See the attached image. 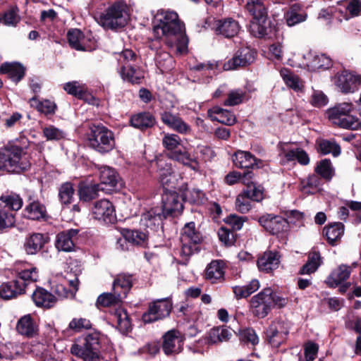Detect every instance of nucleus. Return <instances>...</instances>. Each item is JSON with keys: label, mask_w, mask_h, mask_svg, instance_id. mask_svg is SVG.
I'll use <instances>...</instances> for the list:
<instances>
[{"label": "nucleus", "mask_w": 361, "mask_h": 361, "mask_svg": "<svg viewBox=\"0 0 361 361\" xmlns=\"http://www.w3.org/2000/svg\"><path fill=\"white\" fill-rule=\"evenodd\" d=\"M152 23L156 41L164 37L168 46L175 47L180 54L188 52V38L185 34V24L179 19L176 12L158 11Z\"/></svg>", "instance_id": "obj_1"}, {"label": "nucleus", "mask_w": 361, "mask_h": 361, "mask_svg": "<svg viewBox=\"0 0 361 361\" xmlns=\"http://www.w3.org/2000/svg\"><path fill=\"white\" fill-rule=\"evenodd\" d=\"M30 141L25 136L8 142L0 147V172L22 174L31 168L27 149Z\"/></svg>", "instance_id": "obj_2"}, {"label": "nucleus", "mask_w": 361, "mask_h": 361, "mask_svg": "<svg viewBox=\"0 0 361 361\" xmlns=\"http://www.w3.org/2000/svg\"><path fill=\"white\" fill-rule=\"evenodd\" d=\"M87 145L104 154L115 147L114 133L102 123H91L87 133Z\"/></svg>", "instance_id": "obj_3"}, {"label": "nucleus", "mask_w": 361, "mask_h": 361, "mask_svg": "<svg viewBox=\"0 0 361 361\" xmlns=\"http://www.w3.org/2000/svg\"><path fill=\"white\" fill-rule=\"evenodd\" d=\"M100 333L94 331L87 334L78 341V343L72 345L71 353L77 357H81L84 361H100Z\"/></svg>", "instance_id": "obj_4"}, {"label": "nucleus", "mask_w": 361, "mask_h": 361, "mask_svg": "<svg viewBox=\"0 0 361 361\" xmlns=\"http://www.w3.org/2000/svg\"><path fill=\"white\" fill-rule=\"evenodd\" d=\"M203 236L195 227V223L190 221L185 224L180 231L181 251L180 256L185 259L186 264L190 257L201 250Z\"/></svg>", "instance_id": "obj_5"}, {"label": "nucleus", "mask_w": 361, "mask_h": 361, "mask_svg": "<svg viewBox=\"0 0 361 361\" xmlns=\"http://www.w3.org/2000/svg\"><path fill=\"white\" fill-rule=\"evenodd\" d=\"M353 105L350 103H342L329 109L327 117L334 126L341 128L357 130L361 128V123L356 116L350 114Z\"/></svg>", "instance_id": "obj_6"}, {"label": "nucleus", "mask_w": 361, "mask_h": 361, "mask_svg": "<svg viewBox=\"0 0 361 361\" xmlns=\"http://www.w3.org/2000/svg\"><path fill=\"white\" fill-rule=\"evenodd\" d=\"M252 16L248 30L250 35L256 38H271L275 35L277 29L275 20L268 16V9L249 13Z\"/></svg>", "instance_id": "obj_7"}, {"label": "nucleus", "mask_w": 361, "mask_h": 361, "mask_svg": "<svg viewBox=\"0 0 361 361\" xmlns=\"http://www.w3.org/2000/svg\"><path fill=\"white\" fill-rule=\"evenodd\" d=\"M128 20L126 4L121 1L109 6L99 16L101 25L107 29L116 30L124 27Z\"/></svg>", "instance_id": "obj_8"}, {"label": "nucleus", "mask_w": 361, "mask_h": 361, "mask_svg": "<svg viewBox=\"0 0 361 361\" xmlns=\"http://www.w3.org/2000/svg\"><path fill=\"white\" fill-rule=\"evenodd\" d=\"M247 217L238 216L235 214H231L223 219L225 226H221L218 230V237L219 240L226 247L234 245L238 235L237 231H240Z\"/></svg>", "instance_id": "obj_9"}, {"label": "nucleus", "mask_w": 361, "mask_h": 361, "mask_svg": "<svg viewBox=\"0 0 361 361\" xmlns=\"http://www.w3.org/2000/svg\"><path fill=\"white\" fill-rule=\"evenodd\" d=\"M172 309L171 297L154 300L149 303L147 310L142 315V320L145 324L163 320L169 317Z\"/></svg>", "instance_id": "obj_10"}, {"label": "nucleus", "mask_w": 361, "mask_h": 361, "mask_svg": "<svg viewBox=\"0 0 361 361\" xmlns=\"http://www.w3.org/2000/svg\"><path fill=\"white\" fill-rule=\"evenodd\" d=\"M181 194L174 190L166 189L161 194V205L158 207L168 218H175L182 214L184 206Z\"/></svg>", "instance_id": "obj_11"}, {"label": "nucleus", "mask_w": 361, "mask_h": 361, "mask_svg": "<svg viewBox=\"0 0 361 361\" xmlns=\"http://www.w3.org/2000/svg\"><path fill=\"white\" fill-rule=\"evenodd\" d=\"M271 293L272 289L268 287L251 298L250 311L254 317L263 319L271 311V300L270 299Z\"/></svg>", "instance_id": "obj_12"}, {"label": "nucleus", "mask_w": 361, "mask_h": 361, "mask_svg": "<svg viewBox=\"0 0 361 361\" xmlns=\"http://www.w3.org/2000/svg\"><path fill=\"white\" fill-rule=\"evenodd\" d=\"M232 161L234 166L243 169V172L252 171L254 181H255V178L258 177L259 169L263 166L262 160L257 158L248 151H236L232 156Z\"/></svg>", "instance_id": "obj_13"}, {"label": "nucleus", "mask_w": 361, "mask_h": 361, "mask_svg": "<svg viewBox=\"0 0 361 361\" xmlns=\"http://www.w3.org/2000/svg\"><path fill=\"white\" fill-rule=\"evenodd\" d=\"M257 56L256 49L250 47H240L224 63L223 68L225 71H232L247 67L255 61Z\"/></svg>", "instance_id": "obj_14"}, {"label": "nucleus", "mask_w": 361, "mask_h": 361, "mask_svg": "<svg viewBox=\"0 0 361 361\" xmlns=\"http://www.w3.org/2000/svg\"><path fill=\"white\" fill-rule=\"evenodd\" d=\"M254 219L270 235H278L288 231V220L281 216L265 213Z\"/></svg>", "instance_id": "obj_15"}, {"label": "nucleus", "mask_w": 361, "mask_h": 361, "mask_svg": "<svg viewBox=\"0 0 361 361\" xmlns=\"http://www.w3.org/2000/svg\"><path fill=\"white\" fill-rule=\"evenodd\" d=\"M22 216L25 219L37 222H47L51 219L46 205L38 199H32L31 197L22 212Z\"/></svg>", "instance_id": "obj_16"}, {"label": "nucleus", "mask_w": 361, "mask_h": 361, "mask_svg": "<svg viewBox=\"0 0 361 361\" xmlns=\"http://www.w3.org/2000/svg\"><path fill=\"white\" fill-rule=\"evenodd\" d=\"M168 217L157 207L151 208L149 211L143 213L140 219V225L152 233H164L163 221Z\"/></svg>", "instance_id": "obj_17"}, {"label": "nucleus", "mask_w": 361, "mask_h": 361, "mask_svg": "<svg viewBox=\"0 0 361 361\" xmlns=\"http://www.w3.org/2000/svg\"><path fill=\"white\" fill-rule=\"evenodd\" d=\"M180 334L178 329H173L162 336L161 348L166 356H176L182 351L180 343H183V338Z\"/></svg>", "instance_id": "obj_18"}, {"label": "nucleus", "mask_w": 361, "mask_h": 361, "mask_svg": "<svg viewBox=\"0 0 361 361\" xmlns=\"http://www.w3.org/2000/svg\"><path fill=\"white\" fill-rule=\"evenodd\" d=\"M92 212L95 219L105 224H113L116 222L115 207L108 200L102 199L97 201L92 207Z\"/></svg>", "instance_id": "obj_19"}, {"label": "nucleus", "mask_w": 361, "mask_h": 361, "mask_svg": "<svg viewBox=\"0 0 361 361\" xmlns=\"http://www.w3.org/2000/svg\"><path fill=\"white\" fill-rule=\"evenodd\" d=\"M99 180L98 184L101 185L100 188H103L102 191L106 192L119 190L123 185V181L118 172L109 166L101 168Z\"/></svg>", "instance_id": "obj_20"}, {"label": "nucleus", "mask_w": 361, "mask_h": 361, "mask_svg": "<svg viewBox=\"0 0 361 361\" xmlns=\"http://www.w3.org/2000/svg\"><path fill=\"white\" fill-rule=\"evenodd\" d=\"M160 119L169 128L179 134L189 135L192 133L190 126L180 116L178 113L173 114L171 111L165 110L160 113Z\"/></svg>", "instance_id": "obj_21"}, {"label": "nucleus", "mask_w": 361, "mask_h": 361, "mask_svg": "<svg viewBox=\"0 0 361 361\" xmlns=\"http://www.w3.org/2000/svg\"><path fill=\"white\" fill-rule=\"evenodd\" d=\"M26 67L19 61H6L0 65V75H6L16 85L26 75Z\"/></svg>", "instance_id": "obj_22"}, {"label": "nucleus", "mask_w": 361, "mask_h": 361, "mask_svg": "<svg viewBox=\"0 0 361 361\" xmlns=\"http://www.w3.org/2000/svg\"><path fill=\"white\" fill-rule=\"evenodd\" d=\"M49 241V237L42 233H31L27 235L23 243L26 254L34 255L40 252Z\"/></svg>", "instance_id": "obj_23"}, {"label": "nucleus", "mask_w": 361, "mask_h": 361, "mask_svg": "<svg viewBox=\"0 0 361 361\" xmlns=\"http://www.w3.org/2000/svg\"><path fill=\"white\" fill-rule=\"evenodd\" d=\"M79 231L78 229L71 228L59 233L56 235V247L63 252L73 251Z\"/></svg>", "instance_id": "obj_24"}, {"label": "nucleus", "mask_w": 361, "mask_h": 361, "mask_svg": "<svg viewBox=\"0 0 361 361\" xmlns=\"http://www.w3.org/2000/svg\"><path fill=\"white\" fill-rule=\"evenodd\" d=\"M121 78L132 85H140L145 78L144 71L138 64H122L120 71Z\"/></svg>", "instance_id": "obj_25"}, {"label": "nucleus", "mask_w": 361, "mask_h": 361, "mask_svg": "<svg viewBox=\"0 0 361 361\" xmlns=\"http://www.w3.org/2000/svg\"><path fill=\"white\" fill-rule=\"evenodd\" d=\"M213 29L216 35L230 39L238 33L240 26L238 21L232 18H224L216 20Z\"/></svg>", "instance_id": "obj_26"}, {"label": "nucleus", "mask_w": 361, "mask_h": 361, "mask_svg": "<svg viewBox=\"0 0 361 361\" xmlns=\"http://www.w3.org/2000/svg\"><path fill=\"white\" fill-rule=\"evenodd\" d=\"M23 206V200L18 193L7 192L0 196V208L6 212H11L15 217L16 212L20 210Z\"/></svg>", "instance_id": "obj_27"}, {"label": "nucleus", "mask_w": 361, "mask_h": 361, "mask_svg": "<svg viewBox=\"0 0 361 361\" xmlns=\"http://www.w3.org/2000/svg\"><path fill=\"white\" fill-rule=\"evenodd\" d=\"M169 159L176 161L190 169L197 171L199 168V163L195 158L192 157L186 147L182 146L177 150L166 154Z\"/></svg>", "instance_id": "obj_28"}, {"label": "nucleus", "mask_w": 361, "mask_h": 361, "mask_svg": "<svg viewBox=\"0 0 361 361\" xmlns=\"http://www.w3.org/2000/svg\"><path fill=\"white\" fill-rule=\"evenodd\" d=\"M156 123L155 116L146 111L133 114L130 118V126L142 131L154 127Z\"/></svg>", "instance_id": "obj_29"}, {"label": "nucleus", "mask_w": 361, "mask_h": 361, "mask_svg": "<svg viewBox=\"0 0 361 361\" xmlns=\"http://www.w3.org/2000/svg\"><path fill=\"white\" fill-rule=\"evenodd\" d=\"M280 255L278 252L267 250L258 258L257 264L261 271L271 273L279 267Z\"/></svg>", "instance_id": "obj_30"}, {"label": "nucleus", "mask_w": 361, "mask_h": 361, "mask_svg": "<svg viewBox=\"0 0 361 361\" xmlns=\"http://www.w3.org/2000/svg\"><path fill=\"white\" fill-rule=\"evenodd\" d=\"M334 82L345 93L356 90V75L346 70L338 73L334 78Z\"/></svg>", "instance_id": "obj_31"}, {"label": "nucleus", "mask_w": 361, "mask_h": 361, "mask_svg": "<svg viewBox=\"0 0 361 361\" xmlns=\"http://www.w3.org/2000/svg\"><path fill=\"white\" fill-rule=\"evenodd\" d=\"M226 268V264L223 260H212L206 268V279L212 281V283L224 281Z\"/></svg>", "instance_id": "obj_32"}, {"label": "nucleus", "mask_w": 361, "mask_h": 361, "mask_svg": "<svg viewBox=\"0 0 361 361\" xmlns=\"http://www.w3.org/2000/svg\"><path fill=\"white\" fill-rule=\"evenodd\" d=\"M307 14L301 4H293L284 13V18L289 27L295 26L306 20Z\"/></svg>", "instance_id": "obj_33"}, {"label": "nucleus", "mask_w": 361, "mask_h": 361, "mask_svg": "<svg viewBox=\"0 0 361 361\" xmlns=\"http://www.w3.org/2000/svg\"><path fill=\"white\" fill-rule=\"evenodd\" d=\"M32 299L36 306L47 309L54 307L57 300L55 295L42 287H37Z\"/></svg>", "instance_id": "obj_34"}, {"label": "nucleus", "mask_w": 361, "mask_h": 361, "mask_svg": "<svg viewBox=\"0 0 361 361\" xmlns=\"http://www.w3.org/2000/svg\"><path fill=\"white\" fill-rule=\"evenodd\" d=\"M133 275L129 274H118L113 283V291L118 295L126 297L133 285Z\"/></svg>", "instance_id": "obj_35"}, {"label": "nucleus", "mask_w": 361, "mask_h": 361, "mask_svg": "<svg viewBox=\"0 0 361 361\" xmlns=\"http://www.w3.org/2000/svg\"><path fill=\"white\" fill-rule=\"evenodd\" d=\"M97 183H80L78 189V195L82 202H90L95 200L99 196V192L102 191L103 188H100Z\"/></svg>", "instance_id": "obj_36"}, {"label": "nucleus", "mask_w": 361, "mask_h": 361, "mask_svg": "<svg viewBox=\"0 0 361 361\" xmlns=\"http://www.w3.org/2000/svg\"><path fill=\"white\" fill-rule=\"evenodd\" d=\"M344 229L345 226L343 223L334 222L324 226L322 233L328 243L331 246H335L344 234Z\"/></svg>", "instance_id": "obj_37"}, {"label": "nucleus", "mask_w": 361, "mask_h": 361, "mask_svg": "<svg viewBox=\"0 0 361 361\" xmlns=\"http://www.w3.org/2000/svg\"><path fill=\"white\" fill-rule=\"evenodd\" d=\"M350 273L351 270L350 267L345 264H341L331 271L326 278L325 283L329 288H336L350 277Z\"/></svg>", "instance_id": "obj_38"}, {"label": "nucleus", "mask_w": 361, "mask_h": 361, "mask_svg": "<svg viewBox=\"0 0 361 361\" xmlns=\"http://www.w3.org/2000/svg\"><path fill=\"white\" fill-rule=\"evenodd\" d=\"M66 36L68 44L72 49L82 51H89L92 49L91 47L85 44V35L80 29L69 30Z\"/></svg>", "instance_id": "obj_39"}, {"label": "nucleus", "mask_w": 361, "mask_h": 361, "mask_svg": "<svg viewBox=\"0 0 361 361\" xmlns=\"http://www.w3.org/2000/svg\"><path fill=\"white\" fill-rule=\"evenodd\" d=\"M315 148L317 152L322 155L331 153L334 157H336L341 153V146L334 139L318 138L316 140Z\"/></svg>", "instance_id": "obj_40"}, {"label": "nucleus", "mask_w": 361, "mask_h": 361, "mask_svg": "<svg viewBox=\"0 0 361 361\" xmlns=\"http://www.w3.org/2000/svg\"><path fill=\"white\" fill-rule=\"evenodd\" d=\"M17 331L27 338L34 337L38 331V328L30 314L22 317L16 325Z\"/></svg>", "instance_id": "obj_41"}, {"label": "nucleus", "mask_w": 361, "mask_h": 361, "mask_svg": "<svg viewBox=\"0 0 361 361\" xmlns=\"http://www.w3.org/2000/svg\"><path fill=\"white\" fill-rule=\"evenodd\" d=\"M182 200L191 204H200L204 196L202 190L197 188H188V183L183 184L178 189Z\"/></svg>", "instance_id": "obj_42"}, {"label": "nucleus", "mask_w": 361, "mask_h": 361, "mask_svg": "<svg viewBox=\"0 0 361 361\" xmlns=\"http://www.w3.org/2000/svg\"><path fill=\"white\" fill-rule=\"evenodd\" d=\"M149 231L145 232L139 230L125 229L123 235L125 241L131 243L133 245L145 247L147 244Z\"/></svg>", "instance_id": "obj_43"}, {"label": "nucleus", "mask_w": 361, "mask_h": 361, "mask_svg": "<svg viewBox=\"0 0 361 361\" xmlns=\"http://www.w3.org/2000/svg\"><path fill=\"white\" fill-rule=\"evenodd\" d=\"M19 282L13 280L4 283L0 286V298L4 300H10L16 298L18 295L24 294V288L20 287Z\"/></svg>", "instance_id": "obj_44"}, {"label": "nucleus", "mask_w": 361, "mask_h": 361, "mask_svg": "<svg viewBox=\"0 0 361 361\" xmlns=\"http://www.w3.org/2000/svg\"><path fill=\"white\" fill-rule=\"evenodd\" d=\"M117 322V329L122 334H127L132 330V324L130 315L123 308H116L113 313Z\"/></svg>", "instance_id": "obj_45"}, {"label": "nucleus", "mask_w": 361, "mask_h": 361, "mask_svg": "<svg viewBox=\"0 0 361 361\" xmlns=\"http://www.w3.org/2000/svg\"><path fill=\"white\" fill-rule=\"evenodd\" d=\"M314 173L321 178L329 182L335 176V169L329 159H323L317 162Z\"/></svg>", "instance_id": "obj_46"}, {"label": "nucleus", "mask_w": 361, "mask_h": 361, "mask_svg": "<svg viewBox=\"0 0 361 361\" xmlns=\"http://www.w3.org/2000/svg\"><path fill=\"white\" fill-rule=\"evenodd\" d=\"M253 177L254 173L252 171L241 173L237 171H232L226 175L224 182L228 185H233L239 182L245 185L254 183Z\"/></svg>", "instance_id": "obj_47"}, {"label": "nucleus", "mask_w": 361, "mask_h": 361, "mask_svg": "<svg viewBox=\"0 0 361 361\" xmlns=\"http://www.w3.org/2000/svg\"><path fill=\"white\" fill-rule=\"evenodd\" d=\"M322 264V259L319 252H310L307 262L300 269L298 274H311L314 273Z\"/></svg>", "instance_id": "obj_48"}, {"label": "nucleus", "mask_w": 361, "mask_h": 361, "mask_svg": "<svg viewBox=\"0 0 361 361\" xmlns=\"http://www.w3.org/2000/svg\"><path fill=\"white\" fill-rule=\"evenodd\" d=\"M259 288V282L257 279L252 280L245 286H235L232 288L233 293L237 300L247 298Z\"/></svg>", "instance_id": "obj_49"}, {"label": "nucleus", "mask_w": 361, "mask_h": 361, "mask_svg": "<svg viewBox=\"0 0 361 361\" xmlns=\"http://www.w3.org/2000/svg\"><path fill=\"white\" fill-rule=\"evenodd\" d=\"M31 107L36 109L40 113L45 115L54 114L57 108L56 104L49 99L39 101L37 97H33L30 99Z\"/></svg>", "instance_id": "obj_50"}, {"label": "nucleus", "mask_w": 361, "mask_h": 361, "mask_svg": "<svg viewBox=\"0 0 361 361\" xmlns=\"http://www.w3.org/2000/svg\"><path fill=\"white\" fill-rule=\"evenodd\" d=\"M287 333L279 331L276 326H270L267 331L266 336L267 342L275 348H278L286 340Z\"/></svg>", "instance_id": "obj_51"}, {"label": "nucleus", "mask_w": 361, "mask_h": 361, "mask_svg": "<svg viewBox=\"0 0 361 361\" xmlns=\"http://www.w3.org/2000/svg\"><path fill=\"white\" fill-rule=\"evenodd\" d=\"M284 157L288 161L297 160L302 166H307L310 162V159L307 152L300 147L288 150L285 153Z\"/></svg>", "instance_id": "obj_52"}, {"label": "nucleus", "mask_w": 361, "mask_h": 361, "mask_svg": "<svg viewBox=\"0 0 361 361\" xmlns=\"http://www.w3.org/2000/svg\"><path fill=\"white\" fill-rule=\"evenodd\" d=\"M37 268L32 267L29 269H24L20 271L18 274V278L16 281L19 282L20 287L24 288V292L25 293V288L30 283L35 282L37 280Z\"/></svg>", "instance_id": "obj_53"}, {"label": "nucleus", "mask_w": 361, "mask_h": 361, "mask_svg": "<svg viewBox=\"0 0 361 361\" xmlns=\"http://www.w3.org/2000/svg\"><path fill=\"white\" fill-rule=\"evenodd\" d=\"M161 143L168 153L174 152L183 146L180 136L173 133H164Z\"/></svg>", "instance_id": "obj_54"}, {"label": "nucleus", "mask_w": 361, "mask_h": 361, "mask_svg": "<svg viewBox=\"0 0 361 361\" xmlns=\"http://www.w3.org/2000/svg\"><path fill=\"white\" fill-rule=\"evenodd\" d=\"M75 190L73 184L66 182L61 185L59 189V198L62 204L69 205L73 202Z\"/></svg>", "instance_id": "obj_55"}, {"label": "nucleus", "mask_w": 361, "mask_h": 361, "mask_svg": "<svg viewBox=\"0 0 361 361\" xmlns=\"http://www.w3.org/2000/svg\"><path fill=\"white\" fill-rule=\"evenodd\" d=\"M286 71L288 72L286 74L281 73L286 85L295 92H302L304 88V85L301 78L298 75H295L288 70H286Z\"/></svg>", "instance_id": "obj_56"}, {"label": "nucleus", "mask_w": 361, "mask_h": 361, "mask_svg": "<svg viewBox=\"0 0 361 361\" xmlns=\"http://www.w3.org/2000/svg\"><path fill=\"white\" fill-rule=\"evenodd\" d=\"M18 12L19 9L17 6L10 8L0 17V23L7 26L16 27L20 20Z\"/></svg>", "instance_id": "obj_57"}, {"label": "nucleus", "mask_w": 361, "mask_h": 361, "mask_svg": "<svg viewBox=\"0 0 361 361\" xmlns=\"http://www.w3.org/2000/svg\"><path fill=\"white\" fill-rule=\"evenodd\" d=\"M252 199L249 196L248 191L243 190L236 197L235 200V208L238 212L241 214H245L248 212L251 208Z\"/></svg>", "instance_id": "obj_58"}, {"label": "nucleus", "mask_w": 361, "mask_h": 361, "mask_svg": "<svg viewBox=\"0 0 361 361\" xmlns=\"http://www.w3.org/2000/svg\"><path fill=\"white\" fill-rule=\"evenodd\" d=\"M246 189L244 191H248L249 196L254 202H261L264 199V188L262 185L259 184L257 177L255 178V181L252 183L245 184Z\"/></svg>", "instance_id": "obj_59"}, {"label": "nucleus", "mask_w": 361, "mask_h": 361, "mask_svg": "<svg viewBox=\"0 0 361 361\" xmlns=\"http://www.w3.org/2000/svg\"><path fill=\"white\" fill-rule=\"evenodd\" d=\"M121 298V295H116L114 292L113 293H104L97 298L96 305L98 308L111 307L118 304Z\"/></svg>", "instance_id": "obj_60"}, {"label": "nucleus", "mask_w": 361, "mask_h": 361, "mask_svg": "<svg viewBox=\"0 0 361 361\" xmlns=\"http://www.w3.org/2000/svg\"><path fill=\"white\" fill-rule=\"evenodd\" d=\"M237 335L240 342L245 343H250L252 345H255L259 343V338L252 328L247 327L239 329Z\"/></svg>", "instance_id": "obj_61"}, {"label": "nucleus", "mask_w": 361, "mask_h": 361, "mask_svg": "<svg viewBox=\"0 0 361 361\" xmlns=\"http://www.w3.org/2000/svg\"><path fill=\"white\" fill-rule=\"evenodd\" d=\"M16 218L11 212H6L0 208V233L7 231L15 226Z\"/></svg>", "instance_id": "obj_62"}, {"label": "nucleus", "mask_w": 361, "mask_h": 361, "mask_svg": "<svg viewBox=\"0 0 361 361\" xmlns=\"http://www.w3.org/2000/svg\"><path fill=\"white\" fill-rule=\"evenodd\" d=\"M154 161L159 176L162 173H174L171 163L164 157H156Z\"/></svg>", "instance_id": "obj_63"}, {"label": "nucleus", "mask_w": 361, "mask_h": 361, "mask_svg": "<svg viewBox=\"0 0 361 361\" xmlns=\"http://www.w3.org/2000/svg\"><path fill=\"white\" fill-rule=\"evenodd\" d=\"M245 95V92L232 90L228 94V98L224 102V105L233 106L240 104L243 102Z\"/></svg>", "instance_id": "obj_64"}]
</instances>
